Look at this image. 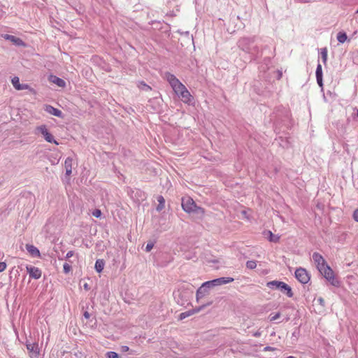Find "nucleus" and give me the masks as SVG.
Here are the masks:
<instances>
[{
	"label": "nucleus",
	"instance_id": "obj_15",
	"mask_svg": "<svg viewBox=\"0 0 358 358\" xmlns=\"http://www.w3.org/2000/svg\"><path fill=\"white\" fill-rule=\"evenodd\" d=\"M45 110L48 113L53 115H55L56 117H62V112L60 110H59V109H57V108H55V107H53V106H52L50 105H46L45 106Z\"/></svg>",
	"mask_w": 358,
	"mask_h": 358
},
{
	"label": "nucleus",
	"instance_id": "obj_3",
	"mask_svg": "<svg viewBox=\"0 0 358 358\" xmlns=\"http://www.w3.org/2000/svg\"><path fill=\"white\" fill-rule=\"evenodd\" d=\"M164 78L169 82L177 95L186 88V87L173 74L169 72H166L164 73Z\"/></svg>",
	"mask_w": 358,
	"mask_h": 358
},
{
	"label": "nucleus",
	"instance_id": "obj_29",
	"mask_svg": "<svg viewBox=\"0 0 358 358\" xmlns=\"http://www.w3.org/2000/svg\"><path fill=\"white\" fill-rule=\"evenodd\" d=\"M12 84L13 85V87L17 90V85L20 86V79L18 77H14L12 80Z\"/></svg>",
	"mask_w": 358,
	"mask_h": 358
},
{
	"label": "nucleus",
	"instance_id": "obj_19",
	"mask_svg": "<svg viewBox=\"0 0 358 358\" xmlns=\"http://www.w3.org/2000/svg\"><path fill=\"white\" fill-rule=\"evenodd\" d=\"M212 303V302H209L207 306H209ZM205 306H206V305H203L201 306V307L198 308H196L193 312H191V311H187V312H184V313H182L180 315V320H183L189 316H190L193 313H198L203 308H204Z\"/></svg>",
	"mask_w": 358,
	"mask_h": 358
},
{
	"label": "nucleus",
	"instance_id": "obj_6",
	"mask_svg": "<svg viewBox=\"0 0 358 358\" xmlns=\"http://www.w3.org/2000/svg\"><path fill=\"white\" fill-rule=\"evenodd\" d=\"M36 130L40 132L44 137L45 140L48 143H54L58 145V143L54 139L53 136L48 131L45 124L41 125L36 128Z\"/></svg>",
	"mask_w": 358,
	"mask_h": 358
},
{
	"label": "nucleus",
	"instance_id": "obj_8",
	"mask_svg": "<svg viewBox=\"0 0 358 358\" xmlns=\"http://www.w3.org/2000/svg\"><path fill=\"white\" fill-rule=\"evenodd\" d=\"M27 349L29 351L30 358H38L40 350L37 343H26Z\"/></svg>",
	"mask_w": 358,
	"mask_h": 358
},
{
	"label": "nucleus",
	"instance_id": "obj_25",
	"mask_svg": "<svg viewBox=\"0 0 358 358\" xmlns=\"http://www.w3.org/2000/svg\"><path fill=\"white\" fill-rule=\"evenodd\" d=\"M321 57L322 59L323 63H326L327 60V49L326 48H324L321 49Z\"/></svg>",
	"mask_w": 358,
	"mask_h": 358
},
{
	"label": "nucleus",
	"instance_id": "obj_12",
	"mask_svg": "<svg viewBox=\"0 0 358 358\" xmlns=\"http://www.w3.org/2000/svg\"><path fill=\"white\" fill-rule=\"evenodd\" d=\"M27 271L29 276L34 279H39L41 277V271L38 267L27 266Z\"/></svg>",
	"mask_w": 358,
	"mask_h": 358
},
{
	"label": "nucleus",
	"instance_id": "obj_30",
	"mask_svg": "<svg viewBox=\"0 0 358 358\" xmlns=\"http://www.w3.org/2000/svg\"><path fill=\"white\" fill-rule=\"evenodd\" d=\"M280 313H277L274 315L273 314H271L268 317V319L271 322H273V321H275L276 320H278V318H280Z\"/></svg>",
	"mask_w": 358,
	"mask_h": 358
},
{
	"label": "nucleus",
	"instance_id": "obj_22",
	"mask_svg": "<svg viewBox=\"0 0 358 358\" xmlns=\"http://www.w3.org/2000/svg\"><path fill=\"white\" fill-rule=\"evenodd\" d=\"M157 200L159 204L157 205L156 210L157 211H161L165 206V199L162 195H159L157 197Z\"/></svg>",
	"mask_w": 358,
	"mask_h": 358
},
{
	"label": "nucleus",
	"instance_id": "obj_5",
	"mask_svg": "<svg viewBox=\"0 0 358 358\" xmlns=\"http://www.w3.org/2000/svg\"><path fill=\"white\" fill-rule=\"evenodd\" d=\"M255 38H242L238 42V46L243 51L250 53L252 46L254 45Z\"/></svg>",
	"mask_w": 358,
	"mask_h": 358
},
{
	"label": "nucleus",
	"instance_id": "obj_23",
	"mask_svg": "<svg viewBox=\"0 0 358 358\" xmlns=\"http://www.w3.org/2000/svg\"><path fill=\"white\" fill-rule=\"evenodd\" d=\"M104 265L105 262L103 259H97L95 262V270L98 273H101L103 269Z\"/></svg>",
	"mask_w": 358,
	"mask_h": 358
},
{
	"label": "nucleus",
	"instance_id": "obj_28",
	"mask_svg": "<svg viewBox=\"0 0 358 358\" xmlns=\"http://www.w3.org/2000/svg\"><path fill=\"white\" fill-rule=\"evenodd\" d=\"M138 87L144 91H148L151 90V87L143 82L140 83Z\"/></svg>",
	"mask_w": 358,
	"mask_h": 358
},
{
	"label": "nucleus",
	"instance_id": "obj_39",
	"mask_svg": "<svg viewBox=\"0 0 358 358\" xmlns=\"http://www.w3.org/2000/svg\"><path fill=\"white\" fill-rule=\"evenodd\" d=\"M353 218L355 220V221H356L357 222H358V208L356 209L354 213H353Z\"/></svg>",
	"mask_w": 358,
	"mask_h": 358
},
{
	"label": "nucleus",
	"instance_id": "obj_36",
	"mask_svg": "<svg viewBox=\"0 0 358 358\" xmlns=\"http://www.w3.org/2000/svg\"><path fill=\"white\" fill-rule=\"evenodd\" d=\"M29 89V85L27 84H20V86L17 85V90H22Z\"/></svg>",
	"mask_w": 358,
	"mask_h": 358
},
{
	"label": "nucleus",
	"instance_id": "obj_43",
	"mask_svg": "<svg viewBox=\"0 0 358 358\" xmlns=\"http://www.w3.org/2000/svg\"><path fill=\"white\" fill-rule=\"evenodd\" d=\"M84 315V317H85L86 319H88V318H90V313H89L88 312H87V311H85V312L84 313V315Z\"/></svg>",
	"mask_w": 358,
	"mask_h": 358
},
{
	"label": "nucleus",
	"instance_id": "obj_18",
	"mask_svg": "<svg viewBox=\"0 0 358 358\" xmlns=\"http://www.w3.org/2000/svg\"><path fill=\"white\" fill-rule=\"evenodd\" d=\"M214 280H215L214 282L216 283L217 286L227 284V283L231 282L234 280V279L233 278H229V277H222V278H216Z\"/></svg>",
	"mask_w": 358,
	"mask_h": 358
},
{
	"label": "nucleus",
	"instance_id": "obj_26",
	"mask_svg": "<svg viewBox=\"0 0 358 358\" xmlns=\"http://www.w3.org/2000/svg\"><path fill=\"white\" fill-rule=\"evenodd\" d=\"M250 55L258 56L259 54V50L257 45H253L251 48L250 52L249 53Z\"/></svg>",
	"mask_w": 358,
	"mask_h": 358
},
{
	"label": "nucleus",
	"instance_id": "obj_40",
	"mask_svg": "<svg viewBox=\"0 0 358 358\" xmlns=\"http://www.w3.org/2000/svg\"><path fill=\"white\" fill-rule=\"evenodd\" d=\"M262 335V332L259 331H257L252 334V336L255 337H260Z\"/></svg>",
	"mask_w": 358,
	"mask_h": 358
},
{
	"label": "nucleus",
	"instance_id": "obj_35",
	"mask_svg": "<svg viewBox=\"0 0 358 358\" xmlns=\"http://www.w3.org/2000/svg\"><path fill=\"white\" fill-rule=\"evenodd\" d=\"M154 242L152 241H150L147 243L146 245V247H145V251L146 252H150L154 247Z\"/></svg>",
	"mask_w": 358,
	"mask_h": 358
},
{
	"label": "nucleus",
	"instance_id": "obj_2",
	"mask_svg": "<svg viewBox=\"0 0 358 358\" xmlns=\"http://www.w3.org/2000/svg\"><path fill=\"white\" fill-rule=\"evenodd\" d=\"M266 286L271 289H278L282 293L286 294L288 297L293 296V292L289 285L284 282L278 280L269 281L266 283Z\"/></svg>",
	"mask_w": 358,
	"mask_h": 358
},
{
	"label": "nucleus",
	"instance_id": "obj_7",
	"mask_svg": "<svg viewBox=\"0 0 358 358\" xmlns=\"http://www.w3.org/2000/svg\"><path fill=\"white\" fill-rule=\"evenodd\" d=\"M295 277L303 284H306L310 280V276L307 271L303 268H299L296 270Z\"/></svg>",
	"mask_w": 358,
	"mask_h": 358
},
{
	"label": "nucleus",
	"instance_id": "obj_44",
	"mask_svg": "<svg viewBox=\"0 0 358 358\" xmlns=\"http://www.w3.org/2000/svg\"><path fill=\"white\" fill-rule=\"evenodd\" d=\"M264 351H271V350H273V348H271L270 346H266L264 348Z\"/></svg>",
	"mask_w": 358,
	"mask_h": 358
},
{
	"label": "nucleus",
	"instance_id": "obj_42",
	"mask_svg": "<svg viewBox=\"0 0 358 358\" xmlns=\"http://www.w3.org/2000/svg\"><path fill=\"white\" fill-rule=\"evenodd\" d=\"M129 350L128 346H122V352H127Z\"/></svg>",
	"mask_w": 358,
	"mask_h": 358
},
{
	"label": "nucleus",
	"instance_id": "obj_24",
	"mask_svg": "<svg viewBox=\"0 0 358 358\" xmlns=\"http://www.w3.org/2000/svg\"><path fill=\"white\" fill-rule=\"evenodd\" d=\"M348 38L345 32H339L337 35V40L339 43H343Z\"/></svg>",
	"mask_w": 358,
	"mask_h": 358
},
{
	"label": "nucleus",
	"instance_id": "obj_32",
	"mask_svg": "<svg viewBox=\"0 0 358 358\" xmlns=\"http://www.w3.org/2000/svg\"><path fill=\"white\" fill-rule=\"evenodd\" d=\"M63 269L65 273H68L71 270V266L68 263H64L63 265Z\"/></svg>",
	"mask_w": 358,
	"mask_h": 358
},
{
	"label": "nucleus",
	"instance_id": "obj_11",
	"mask_svg": "<svg viewBox=\"0 0 358 358\" xmlns=\"http://www.w3.org/2000/svg\"><path fill=\"white\" fill-rule=\"evenodd\" d=\"M262 234L264 238L273 243H278L280 238V235L279 234H275L270 230L264 231Z\"/></svg>",
	"mask_w": 358,
	"mask_h": 358
},
{
	"label": "nucleus",
	"instance_id": "obj_16",
	"mask_svg": "<svg viewBox=\"0 0 358 358\" xmlns=\"http://www.w3.org/2000/svg\"><path fill=\"white\" fill-rule=\"evenodd\" d=\"M25 248H26V250H27V252L32 257H41V253H40L39 250L34 245H30V244H27Z\"/></svg>",
	"mask_w": 358,
	"mask_h": 358
},
{
	"label": "nucleus",
	"instance_id": "obj_47",
	"mask_svg": "<svg viewBox=\"0 0 358 358\" xmlns=\"http://www.w3.org/2000/svg\"><path fill=\"white\" fill-rule=\"evenodd\" d=\"M287 358H296V357H293V356H289V357H287Z\"/></svg>",
	"mask_w": 358,
	"mask_h": 358
},
{
	"label": "nucleus",
	"instance_id": "obj_34",
	"mask_svg": "<svg viewBox=\"0 0 358 358\" xmlns=\"http://www.w3.org/2000/svg\"><path fill=\"white\" fill-rule=\"evenodd\" d=\"M214 282H215V280L206 281V282H205V286L207 285V287L208 289H210V287H216L217 285Z\"/></svg>",
	"mask_w": 358,
	"mask_h": 358
},
{
	"label": "nucleus",
	"instance_id": "obj_46",
	"mask_svg": "<svg viewBox=\"0 0 358 358\" xmlns=\"http://www.w3.org/2000/svg\"><path fill=\"white\" fill-rule=\"evenodd\" d=\"M84 288H85V289H86V290H88V289H89V287H88V285H87V283H85V284L84 285Z\"/></svg>",
	"mask_w": 358,
	"mask_h": 358
},
{
	"label": "nucleus",
	"instance_id": "obj_14",
	"mask_svg": "<svg viewBox=\"0 0 358 358\" xmlns=\"http://www.w3.org/2000/svg\"><path fill=\"white\" fill-rule=\"evenodd\" d=\"M208 290L209 289L207 287V285L205 286V282H203L196 291V301H198L200 299L205 296L208 293Z\"/></svg>",
	"mask_w": 358,
	"mask_h": 358
},
{
	"label": "nucleus",
	"instance_id": "obj_48",
	"mask_svg": "<svg viewBox=\"0 0 358 358\" xmlns=\"http://www.w3.org/2000/svg\"><path fill=\"white\" fill-rule=\"evenodd\" d=\"M357 117H358V110H357Z\"/></svg>",
	"mask_w": 358,
	"mask_h": 358
},
{
	"label": "nucleus",
	"instance_id": "obj_9",
	"mask_svg": "<svg viewBox=\"0 0 358 358\" xmlns=\"http://www.w3.org/2000/svg\"><path fill=\"white\" fill-rule=\"evenodd\" d=\"M312 259L318 271L327 264L325 259L318 252H314L312 255Z\"/></svg>",
	"mask_w": 358,
	"mask_h": 358
},
{
	"label": "nucleus",
	"instance_id": "obj_45",
	"mask_svg": "<svg viewBox=\"0 0 358 358\" xmlns=\"http://www.w3.org/2000/svg\"><path fill=\"white\" fill-rule=\"evenodd\" d=\"M72 256H73V252L72 251H69V252H67V254H66V257L67 258H69V257H71Z\"/></svg>",
	"mask_w": 358,
	"mask_h": 358
},
{
	"label": "nucleus",
	"instance_id": "obj_4",
	"mask_svg": "<svg viewBox=\"0 0 358 358\" xmlns=\"http://www.w3.org/2000/svg\"><path fill=\"white\" fill-rule=\"evenodd\" d=\"M319 271L331 285L334 286L338 285V281L334 278V271L329 266L326 264Z\"/></svg>",
	"mask_w": 358,
	"mask_h": 358
},
{
	"label": "nucleus",
	"instance_id": "obj_38",
	"mask_svg": "<svg viewBox=\"0 0 358 358\" xmlns=\"http://www.w3.org/2000/svg\"><path fill=\"white\" fill-rule=\"evenodd\" d=\"M6 262H0V272L3 271L6 268Z\"/></svg>",
	"mask_w": 358,
	"mask_h": 358
},
{
	"label": "nucleus",
	"instance_id": "obj_31",
	"mask_svg": "<svg viewBox=\"0 0 358 358\" xmlns=\"http://www.w3.org/2000/svg\"><path fill=\"white\" fill-rule=\"evenodd\" d=\"M106 356L108 358H119V355L115 352H108L106 353Z\"/></svg>",
	"mask_w": 358,
	"mask_h": 358
},
{
	"label": "nucleus",
	"instance_id": "obj_10",
	"mask_svg": "<svg viewBox=\"0 0 358 358\" xmlns=\"http://www.w3.org/2000/svg\"><path fill=\"white\" fill-rule=\"evenodd\" d=\"M1 36L10 42H12L14 45L17 46L24 47L26 45L25 43L20 38L16 37L10 34H2Z\"/></svg>",
	"mask_w": 358,
	"mask_h": 358
},
{
	"label": "nucleus",
	"instance_id": "obj_27",
	"mask_svg": "<svg viewBox=\"0 0 358 358\" xmlns=\"http://www.w3.org/2000/svg\"><path fill=\"white\" fill-rule=\"evenodd\" d=\"M246 267L249 269H254L257 267V262L255 260H250L246 262Z\"/></svg>",
	"mask_w": 358,
	"mask_h": 358
},
{
	"label": "nucleus",
	"instance_id": "obj_13",
	"mask_svg": "<svg viewBox=\"0 0 358 358\" xmlns=\"http://www.w3.org/2000/svg\"><path fill=\"white\" fill-rule=\"evenodd\" d=\"M178 96L185 103L189 104L193 100L192 96L190 94L187 88L183 90L182 92H180Z\"/></svg>",
	"mask_w": 358,
	"mask_h": 358
},
{
	"label": "nucleus",
	"instance_id": "obj_41",
	"mask_svg": "<svg viewBox=\"0 0 358 358\" xmlns=\"http://www.w3.org/2000/svg\"><path fill=\"white\" fill-rule=\"evenodd\" d=\"M317 301L320 303V305H322V306L324 305V300L322 297H320L317 299Z\"/></svg>",
	"mask_w": 358,
	"mask_h": 358
},
{
	"label": "nucleus",
	"instance_id": "obj_21",
	"mask_svg": "<svg viewBox=\"0 0 358 358\" xmlns=\"http://www.w3.org/2000/svg\"><path fill=\"white\" fill-rule=\"evenodd\" d=\"M50 81L61 87H64L66 86V82L63 79L58 78L55 76H52L50 77Z\"/></svg>",
	"mask_w": 358,
	"mask_h": 358
},
{
	"label": "nucleus",
	"instance_id": "obj_37",
	"mask_svg": "<svg viewBox=\"0 0 358 358\" xmlns=\"http://www.w3.org/2000/svg\"><path fill=\"white\" fill-rule=\"evenodd\" d=\"M92 214L96 217H99L101 215V211L99 209H95Z\"/></svg>",
	"mask_w": 358,
	"mask_h": 358
},
{
	"label": "nucleus",
	"instance_id": "obj_1",
	"mask_svg": "<svg viewBox=\"0 0 358 358\" xmlns=\"http://www.w3.org/2000/svg\"><path fill=\"white\" fill-rule=\"evenodd\" d=\"M182 208L186 213H192L198 217H201L204 215V209L197 206L194 201L188 196H183L181 199Z\"/></svg>",
	"mask_w": 358,
	"mask_h": 358
},
{
	"label": "nucleus",
	"instance_id": "obj_20",
	"mask_svg": "<svg viewBox=\"0 0 358 358\" xmlns=\"http://www.w3.org/2000/svg\"><path fill=\"white\" fill-rule=\"evenodd\" d=\"M72 164L73 159L71 157H67L64 162V166L66 169V175L70 176L72 173Z\"/></svg>",
	"mask_w": 358,
	"mask_h": 358
},
{
	"label": "nucleus",
	"instance_id": "obj_33",
	"mask_svg": "<svg viewBox=\"0 0 358 358\" xmlns=\"http://www.w3.org/2000/svg\"><path fill=\"white\" fill-rule=\"evenodd\" d=\"M214 282H215V280L206 281V282H205V286L207 285V287L208 289H210V287H216L217 285Z\"/></svg>",
	"mask_w": 358,
	"mask_h": 358
},
{
	"label": "nucleus",
	"instance_id": "obj_17",
	"mask_svg": "<svg viewBox=\"0 0 358 358\" xmlns=\"http://www.w3.org/2000/svg\"><path fill=\"white\" fill-rule=\"evenodd\" d=\"M315 74L317 84L319 85L320 87H322V65L320 64H318L317 66Z\"/></svg>",
	"mask_w": 358,
	"mask_h": 358
}]
</instances>
